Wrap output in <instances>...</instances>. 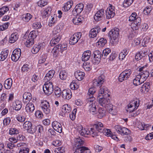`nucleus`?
Wrapping results in <instances>:
<instances>
[{
  "label": "nucleus",
  "instance_id": "obj_1",
  "mask_svg": "<svg viewBox=\"0 0 153 153\" xmlns=\"http://www.w3.org/2000/svg\"><path fill=\"white\" fill-rule=\"evenodd\" d=\"M101 123H98V124L96 125H94V124L92 126V127L90 129V130H88L87 129L83 128L82 126L79 125L77 127V129L79 133L82 136H86V135L90 134L93 137H95V135L97 134V131L94 130L95 128H97L98 126H100L101 128Z\"/></svg>",
  "mask_w": 153,
  "mask_h": 153
},
{
  "label": "nucleus",
  "instance_id": "obj_2",
  "mask_svg": "<svg viewBox=\"0 0 153 153\" xmlns=\"http://www.w3.org/2000/svg\"><path fill=\"white\" fill-rule=\"evenodd\" d=\"M104 82V76L103 75L99 76L97 79H95L93 81V87H91L89 89L87 98L94 97L93 95L96 91V87L99 86L100 85L103 84Z\"/></svg>",
  "mask_w": 153,
  "mask_h": 153
},
{
  "label": "nucleus",
  "instance_id": "obj_3",
  "mask_svg": "<svg viewBox=\"0 0 153 153\" xmlns=\"http://www.w3.org/2000/svg\"><path fill=\"white\" fill-rule=\"evenodd\" d=\"M86 105L90 112H95L97 109V103L95 97L87 98L86 100Z\"/></svg>",
  "mask_w": 153,
  "mask_h": 153
},
{
  "label": "nucleus",
  "instance_id": "obj_4",
  "mask_svg": "<svg viewBox=\"0 0 153 153\" xmlns=\"http://www.w3.org/2000/svg\"><path fill=\"white\" fill-rule=\"evenodd\" d=\"M67 45L66 44H59L56 45L54 47L52 51L53 56L54 57H57L59 53L60 52L62 53L64 51L67 49Z\"/></svg>",
  "mask_w": 153,
  "mask_h": 153
},
{
  "label": "nucleus",
  "instance_id": "obj_5",
  "mask_svg": "<svg viewBox=\"0 0 153 153\" xmlns=\"http://www.w3.org/2000/svg\"><path fill=\"white\" fill-rule=\"evenodd\" d=\"M37 36V32L35 30H33L29 34L25 44L27 47H29L34 43V39Z\"/></svg>",
  "mask_w": 153,
  "mask_h": 153
},
{
  "label": "nucleus",
  "instance_id": "obj_6",
  "mask_svg": "<svg viewBox=\"0 0 153 153\" xmlns=\"http://www.w3.org/2000/svg\"><path fill=\"white\" fill-rule=\"evenodd\" d=\"M101 123V128L100 127V126L97 127L96 128H95L94 130L95 131H97V134L95 135L96 136L98 135L99 132H102L105 135L107 136H110L111 134V131L108 129L105 128L103 126V124L100 122H98L94 124V125H96L98 124V123Z\"/></svg>",
  "mask_w": 153,
  "mask_h": 153
},
{
  "label": "nucleus",
  "instance_id": "obj_7",
  "mask_svg": "<svg viewBox=\"0 0 153 153\" xmlns=\"http://www.w3.org/2000/svg\"><path fill=\"white\" fill-rule=\"evenodd\" d=\"M139 105V100L138 99L134 100L128 105L127 111L130 113L134 111L137 108Z\"/></svg>",
  "mask_w": 153,
  "mask_h": 153
},
{
  "label": "nucleus",
  "instance_id": "obj_8",
  "mask_svg": "<svg viewBox=\"0 0 153 153\" xmlns=\"http://www.w3.org/2000/svg\"><path fill=\"white\" fill-rule=\"evenodd\" d=\"M101 98L98 97L97 100H98L99 104L100 105L103 107H108L110 104V100L109 99V96L105 97V96H102Z\"/></svg>",
  "mask_w": 153,
  "mask_h": 153
},
{
  "label": "nucleus",
  "instance_id": "obj_9",
  "mask_svg": "<svg viewBox=\"0 0 153 153\" xmlns=\"http://www.w3.org/2000/svg\"><path fill=\"white\" fill-rule=\"evenodd\" d=\"M131 72L130 69L126 70L122 72L119 76V80L120 82L127 79L130 77Z\"/></svg>",
  "mask_w": 153,
  "mask_h": 153
},
{
  "label": "nucleus",
  "instance_id": "obj_10",
  "mask_svg": "<svg viewBox=\"0 0 153 153\" xmlns=\"http://www.w3.org/2000/svg\"><path fill=\"white\" fill-rule=\"evenodd\" d=\"M43 88L45 93L48 95L51 94L53 90L52 83L49 82L48 83H45L43 86Z\"/></svg>",
  "mask_w": 153,
  "mask_h": 153
},
{
  "label": "nucleus",
  "instance_id": "obj_11",
  "mask_svg": "<svg viewBox=\"0 0 153 153\" xmlns=\"http://www.w3.org/2000/svg\"><path fill=\"white\" fill-rule=\"evenodd\" d=\"M105 12L106 13V18L107 19L112 18L115 15L114 7L111 4Z\"/></svg>",
  "mask_w": 153,
  "mask_h": 153
},
{
  "label": "nucleus",
  "instance_id": "obj_12",
  "mask_svg": "<svg viewBox=\"0 0 153 153\" xmlns=\"http://www.w3.org/2000/svg\"><path fill=\"white\" fill-rule=\"evenodd\" d=\"M81 33L80 32L75 33L71 37L69 43L71 45H73L76 43L81 37Z\"/></svg>",
  "mask_w": 153,
  "mask_h": 153
},
{
  "label": "nucleus",
  "instance_id": "obj_13",
  "mask_svg": "<svg viewBox=\"0 0 153 153\" xmlns=\"http://www.w3.org/2000/svg\"><path fill=\"white\" fill-rule=\"evenodd\" d=\"M100 85L99 94L97 96L98 97H100L101 96H105V97L109 96V94H108L109 92L108 89L105 86Z\"/></svg>",
  "mask_w": 153,
  "mask_h": 153
},
{
  "label": "nucleus",
  "instance_id": "obj_14",
  "mask_svg": "<svg viewBox=\"0 0 153 153\" xmlns=\"http://www.w3.org/2000/svg\"><path fill=\"white\" fill-rule=\"evenodd\" d=\"M104 9H103L99 10L94 16V19L96 21H99L103 19L105 16V12Z\"/></svg>",
  "mask_w": 153,
  "mask_h": 153
},
{
  "label": "nucleus",
  "instance_id": "obj_15",
  "mask_svg": "<svg viewBox=\"0 0 153 153\" xmlns=\"http://www.w3.org/2000/svg\"><path fill=\"white\" fill-rule=\"evenodd\" d=\"M21 54V50L19 48H16L13 52L11 55V59L14 62L18 60Z\"/></svg>",
  "mask_w": 153,
  "mask_h": 153
},
{
  "label": "nucleus",
  "instance_id": "obj_16",
  "mask_svg": "<svg viewBox=\"0 0 153 153\" xmlns=\"http://www.w3.org/2000/svg\"><path fill=\"white\" fill-rule=\"evenodd\" d=\"M41 107L44 112L46 114H48L50 112L49 103L45 101L42 102Z\"/></svg>",
  "mask_w": 153,
  "mask_h": 153
},
{
  "label": "nucleus",
  "instance_id": "obj_17",
  "mask_svg": "<svg viewBox=\"0 0 153 153\" xmlns=\"http://www.w3.org/2000/svg\"><path fill=\"white\" fill-rule=\"evenodd\" d=\"M110 38H118L119 35V30L117 28L112 29L109 32L108 35Z\"/></svg>",
  "mask_w": 153,
  "mask_h": 153
},
{
  "label": "nucleus",
  "instance_id": "obj_18",
  "mask_svg": "<svg viewBox=\"0 0 153 153\" xmlns=\"http://www.w3.org/2000/svg\"><path fill=\"white\" fill-rule=\"evenodd\" d=\"M100 30V28L99 26H97L96 27L92 29L89 33L90 37L94 38L96 37Z\"/></svg>",
  "mask_w": 153,
  "mask_h": 153
},
{
  "label": "nucleus",
  "instance_id": "obj_19",
  "mask_svg": "<svg viewBox=\"0 0 153 153\" xmlns=\"http://www.w3.org/2000/svg\"><path fill=\"white\" fill-rule=\"evenodd\" d=\"M84 5L82 3L78 4L75 7L73 10V13L77 15L80 13L84 8Z\"/></svg>",
  "mask_w": 153,
  "mask_h": 153
},
{
  "label": "nucleus",
  "instance_id": "obj_20",
  "mask_svg": "<svg viewBox=\"0 0 153 153\" xmlns=\"http://www.w3.org/2000/svg\"><path fill=\"white\" fill-rule=\"evenodd\" d=\"M62 94L63 98L65 99L68 100L72 97V93L70 89L63 90Z\"/></svg>",
  "mask_w": 153,
  "mask_h": 153
},
{
  "label": "nucleus",
  "instance_id": "obj_21",
  "mask_svg": "<svg viewBox=\"0 0 153 153\" xmlns=\"http://www.w3.org/2000/svg\"><path fill=\"white\" fill-rule=\"evenodd\" d=\"M52 126L53 129L57 132L59 133L62 132V126L59 122L57 121H54L52 123Z\"/></svg>",
  "mask_w": 153,
  "mask_h": 153
},
{
  "label": "nucleus",
  "instance_id": "obj_22",
  "mask_svg": "<svg viewBox=\"0 0 153 153\" xmlns=\"http://www.w3.org/2000/svg\"><path fill=\"white\" fill-rule=\"evenodd\" d=\"M94 60L96 63H98L100 62L101 59L102 57L101 52L98 50L95 51L94 53Z\"/></svg>",
  "mask_w": 153,
  "mask_h": 153
},
{
  "label": "nucleus",
  "instance_id": "obj_23",
  "mask_svg": "<svg viewBox=\"0 0 153 153\" xmlns=\"http://www.w3.org/2000/svg\"><path fill=\"white\" fill-rule=\"evenodd\" d=\"M71 110V108L70 105L68 104L63 105L62 107L61 110L62 112V116H64L66 113H69Z\"/></svg>",
  "mask_w": 153,
  "mask_h": 153
},
{
  "label": "nucleus",
  "instance_id": "obj_24",
  "mask_svg": "<svg viewBox=\"0 0 153 153\" xmlns=\"http://www.w3.org/2000/svg\"><path fill=\"white\" fill-rule=\"evenodd\" d=\"M55 73V71L53 70L49 71L44 77V79L45 82L50 80L53 76Z\"/></svg>",
  "mask_w": 153,
  "mask_h": 153
},
{
  "label": "nucleus",
  "instance_id": "obj_25",
  "mask_svg": "<svg viewBox=\"0 0 153 153\" xmlns=\"http://www.w3.org/2000/svg\"><path fill=\"white\" fill-rule=\"evenodd\" d=\"M91 55V53L90 51L87 50L84 51L82 55V61L85 62L88 60L90 59Z\"/></svg>",
  "mask_w": 153,
  "mask_h": 153
},
{
  "label": "nucleus",
  "instance_id": "obj_26",
  "mask_svg": "<svg viewBox=\"0 0 153 153\" xmlns=\"http://www.w3.org/2000/svg\"><path fill=\"white\" fill-rule=\"evenodd\" d=\"M74 153H90V151L87 148L83 146L78 148Z\"/></svg>",
  "mask_w": 153,
  "mask_h": 153
},
{
  "label": "nucleus",
  "instance_id": "obj_27",
  "mask_svg": "<svg viewBox=\"0 0 153 153\" xmlns=\"http://www.w3.org/2000/svg\"><path fill=\"white\" fill-rule=\"evenodd\" d=\"M141 79L142 78L140 75L139 74L137 75L133 80V84L136 86L140 85L144 82V81H143Z\"/></svg>",
  "mask_w": 153,
  "mask_h": 153
},
{
  "label": "nucleus",
  "instance_id": "obj_28",
  "mask_svg": "<svg viewBox=\"0 0 153 153\" xmlns=\"http://www.w3.org/2000/svg\"><path fill=\"white\" fill-rule=\"evenodd\" d=\"M23 101L25 103L29 102L32 97L31 94L29 92L25 93L23 94Z\"/></svg>",
  "mask_w": 153,
  "mask_h": 153
},
{
  "label": "nucleus",
  "instance_id": "obj_29",
  "mask_svg": "<svg viewBox=\"0 0 153 153\" xmlns=\"http://www.w3.org/2000/svg\"><path fill=\"white\" fill-rule=\"evenodd\" d=\"M84 143V141L81 139L79 137L75 138L74 139V144L76 147H79L82 145Z\"/></svg>",
  "mask_w": 153,
  "mask_h": 153
},
{
  "label": "nucleus",
  "instance_id": "obj_30",
  "mask_svg": "<svg viewBox=\"0 0 153 153\" xmlns=\"http://www.w3.org/2000/svg\"><path fill=\"white\" fill-rule=\"evenodd\" d=\"M25 109L27 112L30 113L33 112L35 109V107L34 105L31 102H29L26 106Z\"/></svg>",
  "mask_w": 153,
  "mask_h": 153
},
{
  "label": "nucleus",
  "instance_id": "obj_31",
  "mask_svg": "<svg viewBox=\"0 0 153 153\" xmlns=\"http://www.w3.org/2000/svg\"><path fill=\"white\" fill-rule=\"evenodd\" d=\"M75 76L79 81L82 80L85 76V73L80 71H77L75 72Z\"/></svg>",
  "mask_w": 153,
  "mask_h": 153
},
{
  "label": "nucleus",
  "instance_id": "obj_32",
  "mask_svg": "<svg viewBox=\"0 0 153 153\" xmlns=\"http://www.w3.org/2000/svg\"><path fill=\"white\" fill-rule=\"evenodd\" d=\"M106 114V110L104 108H100L97 112V115L99 118H101L104 117Z\"/></svg>",
  "mask_w": 153,
  "mask_h": 153
},
{
  "label": "nucleus",
  "instance_id": "obj_33",
  "mask_svg": "<svg viewBox=\"0 0 153 153\" xmlns=\"http://www.w3.org/2000/svg\"><path fill=\"white\" fill-rule=\"evenodd\" d=\"M141 77L142 80L143 81H145L149 76L150 74L149 72L146 70L143 71L139 74Z\"/></svg>",
  "mask_w": 153,
  "mask_h": 153
},
{
  "label": "nucleus",
  "instance_id": "obj_34",
  "mask_svg": "<svg viewBox=\"0 0 153 153\" xmlns=\"http://www.w3.org/2000/svg\"><path fill=\"white\" fill-rule=\"evenodd\" d=\"M54 37L51 40L50 42V45L52 46H53V44L55 43L54 41L59 42L61 38V36L60 34L54 35Z\"/></svg>",
  "mask_w": 153,
  "mask_h": 153
},
{
  "label": "nucleus",
  "instance_id": "obj_35",
  "mask_svg": "<svg viewBox=\"0 0 153 153\" xmlns=\"http://www.w3.org/2000/svg\"><path fill=\"white\" fill-rule=\"evenodd\" d=\"M9 53V51L7 50H3L0 54V61H4L7 57Z\"/></svg>",
  "mask_w": 153,
  "mask_h": 153
},
{
  "label": "nucleus",
  "instance_id": "obj_36",
  "mask_svg": "<svg viewBox=\"0 0 153 153\" xmlns=\"http://www.w3.org/2000/svg\"><path fill=\"white\" fill-rule=\"evenodd\" d=\"M73 4V1H68L63 7V10L65 11H68L71 8Z\"/></svg>",
  "mask_w": 153,
  "mask_h": 153
},
{
  "label": "nucleus",
  "instance_id": "obj_37",
  "mask_svg": "<svg viewBox=\"0 0 153 153\" xmlns=\"http://www.w3.org/2000/svg\"><path fill=\"white\" fill-rule=\"evenodd\" d=\"M149 83H147L144 84L141 86L140 91L142 92H148L150 88Z\"/></svg>",
  "mask_w": 153,
  "mask_h": 153
},
{
  "label": "nucleus",
  "instance_id": "obj_38",
  "mask_svg": "<svg viewBox=\"0 0 153 153\" xmlns=\"http://www.w3.org/2000/svg\"><path fill=\"white\" fill-rule=\"evenodd\" d=\"M22 103L19 101L17 100L13 103L15 109L16 111L20 110L22 107Z\"/></svg>",
  "mask_w": 153,
  "mask_h": 153
},
{
  "label": "nucleus",
  "instance_id": "obj_39",
  "mask_svg": "<svg viewBox=\"0 0 153 153\" xmlns=\"http://www.w3.org/2000/svg\"><path fill=\"white\" fill-rule=\"evenodd\" d=\"M12 80L10 78L7 79L4 83V87L7 89H10L12 85Z\"/></svg>",
  "mask_w": 153,
  "mask_h": 153
},
{
  "label": "nucleus",
  "instance_id": "obj_40",
  "mask_svg": "<svg viewBox=\"0 0 153 153\" xmlns=\"http://www.w3.org/2000/svg\"><path fill=\"white\" fill-rule=\"evenodd\" d=\"M32 16L29 13L24 14L22 16V19L26 22H28L31 19Z\"/></svg>",
  "mask_w": 153,
  "mask_h": 153
},
{
  "label": "nucleus",
  "instance_id": "obj_41",
  "mask_svg": "<svg viewBox=\"0 0 153 153\" xmlns=\"http://www.w3.org/2000/svg\"><path fill=\"white\" fill-rule=\"evenodd\" d=\"M18 37L16 33H12L9 38V42L10 43H13L18 39Z\"/></svg>",
  "mask_w": 153,
  "mask_h": 153
},
{
  "label": "nucleus",
  "instance_id": "obj_42",
  "mask_svg": "<svg viewBox=\"0 0 153 153\" xmlns=\"http://www.w3.org/2000/svg\"><path fill=\"white\" fill-rule=\"evenodd\" d=\"M68 76V73L64 70L61 71L59 74V77L62 80H65Z\"/></svg>",
  "mask_w": 153,
  "mask_h": 153
},
{
  "label": "nucleus",
  "instance_id": "obj_43",
  "mask_svg": "<svg viewBox=\"0 0 153 153\" xmlns=\"http://www.w3.org/2000/svg\"><path fill=\"white\" fill-rule=\"evenodd\" d=\"M128 52L126 49H123L119 54V58L120 59L123 60L127 55Z\"/></svg>",
  "mask_w": 153,
  "mask_h": 153
},
{
  "label": "nucleus",
  "instance_id": "obj_44",
  "mask_svg": "<svg viewBox=\"0 0 153 153\" xmlns=\"http://www.w3.org/2000/svg\"><path fill=\"white\" fill-rule=\"evenodd\" d=\"M32 125L31 122L29 121H26L24 122L23 124V128L27 131L30 128V127L32 126Z\"/></svg>",
  "mask_w": 153,
  "mask_h": 153
},
{
  "label": "nucleus",
  "instance_id": "obj_45",
  "mask_svg": "<svg viewBox=\"0 0 153 153\" xmlns=\"http://www.w3.org/2000/svg\"><path fill=\"white\" fill-rule=\"evenodd\" d=\"M54 92L56 96L57 97H59L62 92L60 88L58 87H56L54 89Z\"/></svg>",
  "mask_w": 153,
  "mask_h": 153
},
{
  "label": "nucleus",
  "instance_id": "obj_46",
  "mask_svg": "<svg viewBox=\"0 0 153 153\" xmlns=\"http://www.w3.org/2000/svg\"><path fill=\"white\" fill-rule=\"evenodd\" d=\"M111 50L109 48H106L102 52V57L103 59H105L107 57V55L110 53Z\"/></svg>",
  "mask_w": 153,
  "mask_h": 153
},
{
  "label": "nucleus",
  "instance_id": "obj_47",
  "mask_svg": "<svg viewBox=\"0 0 153 153\" xmlns=\"http://www.w3.org/2000/svg\"><path fill=\"white\" fill-rule=\"evenodd\" d=\"M61 29L59 25L56 26L53 29V33L54 35L59 34V33L61 31Z\"/></svg>",
  "mask_w": 153,
  "mask_h": 153
},
{
  "label": "nucleus",
  "instance_id": "obj_48",
  "mask_svg": "<svg viewBox=\"0 0 153 153\" xmlns=\"http://www.w3.org/2000/svg\"><path fill=\"white\" fill-rule=\"evenodd\" d=\"M41 48V46L39 45H34L31 51L33 54H36L38 52Z\"/></svg>",
  "mask_w": 153,
  "mask_h": 153
},
{
  "label": "nucleus",
  "instance_id": "obj_49",
  "mask_svg": "<svg viewBox=\"0 0 153 153\" xmlns=\"http://www.w3.org/2000/svg\"><path fill=\"white\" fill-rule=\"evenodd\" d=\"M82 20L79 17H76L73 19V22L76 25H79L81 22Z\"/></svg>",
  "mask_w": 153,
  "mask_h": 153
},
{
  "label": "nucleus",
  "instance_id": "obj_50",
  "mask_svg": "<svg viewBox=\"0 0 153 153\" xmlns=\"http://www.w3.org/2000/svg\"><path fill=\"white\" fill-rule=\"evenodd\" d=\"M39 133V135L40 134V136L41 134L43 133L44 132V129L43 126L41 125H39L36 126V131Z\"/></svg>",
  "mask_w": 153,
  "mask_h": 153
},
{
  "label": "nucleus",
  "instance_id": "obj_51",
  "mask_svg": "<svg viewBox=\"0 0 153 153\" xmlns=\"http://www.w3.org/2000/svg\"><path fill=\"white\" fill-rule=\"evenodd\" d=\"M107 43L106 40L104 38L100 39L97 42L98 45L101 47L103 46Z\"/></svg>",
  "mask_w": 153,
  "mask_h": 153
},
{
  "label": "nucleus",
  "instance_id": "obj_52",
  "mask_svg": "<svg viewBox=\"0 0 153 153\" xmlns=\"http://www.w3.org/2000/svg\"><path fill=\"white\" fill-rule=\"evenodd\" d=\"M134 0H125L123 3V5L125 7L129 6L133 3Z\"/></svg>",
  "mask_w": 153,
  "mask_h": 153
},
{
  "label": "nucleus",
  "instance_id": "obj_53",
  "mask_svg": "<svg viewBox=\"0 0 153 153\" xmlns=\"http://www.w3.org/2000/svg\"><path fill=\"white\" fill-rule=\"evenodd\" d=\"M70 87L71 89L75 90L79 88V85L75 81H73L71 83Z\"/></svg>",
  "mask_w": 153,
  "mask_h": 153
},
{
  "label": "nucleus",
  "instance_id": "obj_54",
  "mask_svg": "<svg viewBox=\"0 0 153 153\" xmlns=\"http://www.w3.org/2000/svg\"><path fill=\"white\" fill-rule=\"evenodd\" d=\"M152 10V8L151 7L147 6L143 10L144 13L146 15H148L150 14Z\"/></svg>",
  "mask_w": 153,
  "mask_h": 153
},
{
  "label": "nucleus",
  "instance_id": "obj_55",
  "mask_svg": "<svg viewBox=\"0 0 153 153\" xmlns=\"http://www.w3.org/2000/svg\"><path fill=\"white\" fill-rule=\"evenodd\" d=\"M130 133V130L125 127H123L121 134L122 135H127L129 134Z\"/></svg>",
  "mask_w": 153,
  "mask_h": 153
},
{
  "label": "nucleus",
  "instance_id": "obj_56",
  "mask_svg": "<svg viewBox=\"0 0 153 153\" xmlns=\"http://www.w3.org/2000/svg\"><path fill=\"white\" fill-rule=\"evenodd\" d=\"M51 9L50 8H48L45 9L42 13V16L43 18H45L49 15V10Z\"/></svg>",
  "mask_w": 153,
  "mask_h": 153
},
{
  "label": "nucleus",
  "instance_id": "obj_57",
  "mask_svg": "<svg viewBox=\"0 0 153 153\" xmlns=\"http://www.w3.org/2000/svg\"><path fill=\"white\" fill-rule=\"evenodd\" d=\"M107 109L109 113L113 115H115L116 112L113 109L112 105L110 104L108 107H107Z\"/></svg>",
  "mask_w": 153,
  "mask_h": 153
},
{
  "label": "nucleus",
  "instance_id": "obj_58",
  "mask_svg": "<svg viewBox=\"0 0 153 153\" xmlns=\"http://www.w3.org/2000/svg\"><path fill=\"white\" fill-rule=\"evenodd\" d=\"M30 70V66L27 64L24 65H23L21 68V71L22 72L26 73L29 71Z\"/></svg>",
  "mask_w": 153,
  "mask_h": 153
},
{
  "label": "nucleus",
  "instance_id": "obj_59",
  "mask_svg": "<svg viewBox=\"0 0 153 153\" xmlns=\"http://www.w3.org/2000/svg\"><path fill=\"white\" fill-rule=\"evenodd\" d=\"M137 14L136 13L133 12L132 13L129 17V21L130 22H132L134 21L137 17Z\"/></svg>",
  "mask_w": 153,
  "mask_h": 153
},
{
  "label": "nucleus",
  "instance_id": "obj_60",
  "mask_svg": "<svg viewBox=\"0 0 153 153\" xmlns=\"http://www.w3.org/2000/svg\"><path fill=\"white\" fill-rule=\"evenodd\" d=\"M37 4L39 6L42 7L47 4V2L46 0H40L38 2Z\"/></svg>",
  "mask_w": 153,
  "mask_h": 153
},
{
  "label": "nucleus",
  "instance_id": "obj_61",
  "mask_svg": "<svg viewBox=\"0 0 153 153\" xmlns=\"http://www.w3.org/2000/svg\"><path fill=\"white\" fill-rule=\"evenodd\" d=\"M46 59V55H43L41 56L39 58V64H42L45 62Z\"/></svg>",
  "mask_w": 153,
  "mask_h": 153
},
{
  "label": "nucleus",
  "instance_id": "obj_62",
  "mask_svg": "<svg viewBox=\"0 0 153 153\" xmlns=\"http://www.w3.org/2000/svg\"><path fill=\"white\" fill-rule=\"evenodd\" d=\"M9 134L11 135H15L19 133V131L15 128H11L9 130Z\"/></svg>",
  "mask_w": 153,
  "mask_h": 153
},
{
  "label": "nucleus",
  "instance_id": "obj_63",
  "mask_svg": "<svg viewBox=\"0 0 153 153\" xmlns=\"http://www.w3.org/2000/svg\"><path fill=\"white\" fill-rule=\"evenodd\" d=\"M10 25V23L7 22L0 26V30H4L7 29Z\"/></svg>",
  "mask_w": 153,
  "mask_h": 153
},
{
  "label": "nucleus",
  "instance_id": "obj_64",
  "mask_svg": "<svg viewBox=\"0 0 153 153\" xmlns=\"http://www.w3.org/2000/svg\"><path fill=\"white\" fill-rule=\"evenodd\" d=\"M36 131V126H33L30 127V128L27 131L29 133L32 134H33Z\"/></svg>",
  "mask_w": 153,
  "mask_h": 153
}]
</instances>
